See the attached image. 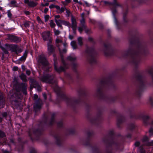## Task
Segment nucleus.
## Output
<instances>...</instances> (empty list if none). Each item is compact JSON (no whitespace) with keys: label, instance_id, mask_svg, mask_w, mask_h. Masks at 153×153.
<instances>
[{"label":"nucleus","instance_id":"nucleus-52","mask_svg":"<svg viewBox=\"0 0 153 153\" xmlns=\"http://www.w3.org/2000/svg\"><path fill=\"white\" fill-rule=\"evenodd\" d=\"M3 153H9V152L7 151H4L3 152Z\"/></svg>","mask_w":153,"mask_h":153},{"label":"nucleus","instance_id":"nucleus-51","mask_svg":"<svg viewBox=\"0 0 153 153\" xmlns=\"http://www.w3.org/2000/svg\"><path fill=\"white\" fill-rule=\"evenodd\" d=\"M62 63H63L64 66H65V64L64 62V61L62 59Z\"/></svg>","mask_w":153,"mask_h":153},{"label":"nucleus","instance_id":"nucleus-43","mask_svg":"<svg viewBox=\"0 0 153 153\" xmlns=\"http://www.w3.org/2000/svg\"><path fill=\"white\" fill-rule=\"evenodd\" d=\"M84 2L85 4V5L87 6H90V4L88 3V2L86 1H84Z\"/></svg>","mask_w":153,"mask_h":153},{"label":"nucleus","instance_id":"nucleus-49","mask_svg":"<svg viewBox=\"0 0 153 153\" xmlns=\"http://www.w3.org/2000/svg\"><path fill=\"white\" fill-rule=\"evenodd\" d=\"M84 16V13H82V14H81V16L82 18H83Z\"/></svg>","mask_w":153,"mask_h":153},{"label":"nucleus","instance_id":"nucleus-16","mask_svg":"<svg viewBox=\"0 0 153 153\" xmlns=\"http://www.w3.org/2000/svg\"><path fill=\"white\" fill-rule=\"evenodd\" d=\"M71 0H65V1H62L61 3L64 6L67 5L68 4L70 3Z\"/></svg>","mask_w":153,"mask_h":153},{"label":"nucleus","instance_id":"nucleus-4","mask_svg":"<svg viewBox=\"0 0 153 153\" xmlns=\"http://www.w3.org/2000/svg\"><path fill=\"white\" fill-rule=\"evenodd\" d=\"M24 3L27 4L28 6L32 7H36L38 4V3L33 1H29V0H24Z\"/></svg>","mask_w":153,"mask_h":153},{"label":"nucleus","instance_id":"nucleus-9","mask_svg":"<svg viewBox=\"0 0 153 153\" xmlns=\"http://www.w3.org/2000/svg\"><path fill=\"white\" fill-rule=\"evenodd\" d=\"M76 59V57L74 55H71L68 56L67 60L71 61H74Z\"/></svg>","mask_w":153,"mask_h":153},{"label":"nucleus","instance_id":"nucleus-1","mask_svg":"<svg viewBox=\"0 0 153 153\" xmlns=\"http://www.w3.org/2000/svg\"><path fill=\"white\" fill-rule=\"evenodd\" d=\"M42 35L43 40L47 41V43H51L52 42V39L50 36V32L49 31L43 32L42 33Z\"/></svg>","mask_w":153,"mask_h":153},{"label":"nucleus","instance_id":"nucleus-36","mask_svg":"<svg viewBox=\"0 0 153 153\" xmlns=\"http://www.w3.org/2000/svg\"><path fill=\"white\" fill-rule=\"evenodd\" d=\"M81 23L83 25L85 23V20L83 19V18H82V19L80 21Z\"/></svg>","mask_w":153,"mask_h":153},{"label":"nucleus","instance_id":"nucleus-26","mask_svg":"<svg viewBox=\"0 0 153 153\" xmlns=\"http://www.w3.org/2000/svg\"><path fill=\"white\" fill-rule=\"evenodd\" d=\"M36 19L37 21L39 23L41 24L42 23V21L39 16H37Z\"/></svg>","mask_w":153,"mask_h":153},{"label":"nucleus","instance_id":"nucleus-47","mask_svg":"<svg viewBox=\"0 0 153 153\" xmlns=\"http://www.w3.org/2000/svg\"><path fill=\"white\" fill-rule=\"evenodd\" d=\"M43 96L44 99H46V95L45 94H43Z\"/></svg>","mask_w":153,"mask_h":153},{"label":"nucleus","instance_id":"nucleus-28","mask_svg":"<svg viewBox=\"0 0 153 153\" xmlns=\"http://www.w3.org/2000/svg\"><path fill=\"white\" fill-rule=\"evenodd\" d=\"M66 10V12L67 13V15L68 16H69L71 14V12L69 10L65 9Z\"/></svg>","mask_w":153,"mask_h":153},{"label":"nucleus","instance_id":"nucleus-24","mask_svg":"<svg viewBox=\"0 0 153 153\" xmlns=\"http://www.w3.org/2000/svg\"><path fill=\"white\" fill-rule=\"evenodd\" d=\"M85 26H83L82 27H79L78 28V30L79 32L81 33L83 30V28H85Z\"/></svg>","mask_w":153,"mask_h":153},{"label":"nucleus","instance_id":"nucleus-48","mask_svg":"<svg viewBox=\"0 0 153 153\" xmlns=\"http://www.w3.org/2000/svg\"><path fill=\"white\" fill-rule=\"evenodd\" d=\"M69 39H72L73 38V36H72L71 35L69 36Z\"/></svg>","mask_w":153,"mask_h":153},{"label":"nucleus","instance_id":"nucleus-5","mask_svg":"<svg viewBox=\"0 0 153 153\" xmlns=\"http://www.w3.org/2000/svg\"><path fill=\"white\" fill-rule=\"evenodd\" d=\"M53 76L49 74H48L46 76H44L41 79V80L43 82H46L51 83V81L53 79Z\"/></svg>","mask_w":153,"mask_h":153},{"label":"nucleus","instance_id":"nucleus-39","mask_svg":"<svg viewBox=\"0 0 153 153\" xmlns=\"http://www.w3.org/2000/svg\"><path fill=\"white\" fill-rule=\"evenodd\" d=\"M13 69L14 71H16L18 69V67H14L13 68Z\"/></svg>","mask_w":153,"mask_h":153},{"label":"nucleus","instance_id":"nucleus-3","mask_svg":"<svg viewBox=\"0 0 153 153\" xmlns=\"http://www.w3.org/2000/svg\"><path fill=\"white\" fill-rule=\"evenodd\" d=\"M71 27L74 33H75L77 29V23L76 19L72 16H71Z\"/></svg>","mask_w":153,"mask_h":153},{"label":"nucleus","instance_id":"nucleus-18","mask_svg":"<svg viewBox=\"0 0 153 153\" xmlns=\"http://www.w3.org/2000/svg\"><path fill=\"white\" fill-rule=\"evenodd\" d=\"M31 24L32 25H33V24L31 23L30 22H27L24 23V25L26 28H27L29 27L30 26V25Z\"/></svg>","mask_w":153,"mask_h":153},{"label":"nucleus","instance_id":"nucleus-25","mask_svg":"<svg viewBox=\"0 0 153 153\" xmlns=\"http://www.w3.org/2000/svg\"><path fill=\"white\" fill-rule=\"evenodd\" d=\"M41 108V105H39L37 104H36L34 106V109L36 110L37 109H39Z\"/></svg>","mask_w":153,"mask_h":153},{"label":"nucleus","instance_id":"nucleus-29","mask_svg":"<svg viewBox=\"0 0 153 153\" xmlns=\"http://www.w3.org/2000/svg\"><path fill=\"white\" fill-rule=\"evenodd\" d=\"M16 2L15 1H13L11 2V4L13 5L14 7L16 6Z\"/></svg>","mask_w":153,"mask_h":153},{"label":"nucleus","instance_id":"nucleus-31","mask_svg":"<svg viewBox=\"0 0 153 153\" xmlns=\"http://www.w3.org/2000/svg\"><path fill=\"white\" fill-rule=\"evenodd\" d=\"M5 136L3 132L0 131V137H3Z\"/></svg>","mask_w":153,"mask_h":153},{"label":"nucleus","instance_id":"nucleus-14","mask_svg":"<svg viewBox=\"0 0 153 153\" xmlns=\"http://www.w3.org/2000/svg\"><path fill=\"white\" fill-rule=\"evenodd\" d=\"M55 21L57 25L58 26H60L61 24H62V22L63 21V20L59 19L57 20L56 19Z\"/></svg>","mask_w":153,"mask_h":153},{"label":"nucleus","instance_id":"nucleus-40","mask_svg":"<svg viewBox=\"0 0 153 153\" xmlns=\"http://www.w3.org/2000/svg\"><path fill=\"white\" fill-rule=\"evenodd\" d=\"M7 15H8V16L9 17H11V16H12V15H11V13L10 12H8V14H7Z\"/></svg>","mask_w":153,"mask_h":153},{"label":"nucleus","instance_id":"nucleus-6","mask_svg":"<svg viewBox=\"0 0 153 153\" xmlns=\"http://www.w3.org/2000/svg\"><path fill=\"white\" fill-rule=\"evenodd\" d=\"M51 43H47L48 53L49 55H51L53 52L54 49L53 46L50 44Z\"/></svg>","mask_w":153,"mask_h":153},{"label":"nucleus","instance_id":"nucleus-19","mask_svg":"<svg viewBox=\"0 0 153 153\" xmlns=\"http://www.w3.org/2000/svg\"><path fill=\"white\" fill-rule=\"evenodd\" d=\"M50 25L51 27H52L54 28L55 26V24L54 23L53 21L52 20L50 21Z\"/></svg>","mask_w":153,"mask_h":153},{"label":"nucleus","instance_id":"nucleus-13","mask_svg":"<svg viewBox=\"0 0 153 153\" xmlns=\"http://www.w3.org/2000/svg\"><path fill=\"white\" fill-rule=\"evenodd\" d=\"M71 45L74 49L77 48V45L75 41H72L71 42Z\"/></svg>","mask_w":153,"mask_h":153},{"label":"nucleus","instance_id":"nucleus-35","mask_svg":"<svg viewBox=\"0 0 153 153\" xmlns=\"http://www.w3.org/2000/svg\"><path fill=\"white\" fill-rule=\"evenodd\" d=\"M140 142H136L135 143V145L136 146H138L140 145Z\"/></svg>","mask_w":153,"mask_h":153},{"label":"nucleus","instance_id":"nucleus-10","mask_svg":"<svg viewBox=\"0 0 153 153\" xmlns=\"http://www.w3.org/2000/svg\"><path fill=\"white\" fill-rule=\"evenodd\" d=\"M67 68L66 67H60L59 68H57L56 66V65H54V68L58 72H59L62 71H63L65 70V68Z\"/></svg>","mask_w":153,"mask_h":153},{"label":"nucleus","instance_id":"nucleus-60","mask_svg":"<svg viewBox=\"0 0 153 153\" xmlns=\"http://www.w3.org/2000/svg\"><path fill=\"white\" fill-rule=\"evenodd\" d=\"M24 93L25 94H26V91H25L24 92Z\"/></svg>","mask_w":153,"mask_h":153},{"label":"nucleus","instance_id":"nucleus-22","mask_svg":"<svg viewBox=\"0 0 153 153\" xmlns=\"http://www.w3.org/2000/svg\"><path fill=\"white\" fill-rule=\"evenodd\" d=\"M54 32L55 34V35L56 36L58 35L60 33V32L58 30H56V29H54Z\"/></svg>","mask_w":153,"mask_h":153},{"label":"nucleus","instance_id":"nucleus-46","mask_svg":"<svg viewBox=\"0 0 153 153\" xmlns=\"http://www.w3.org/2000/svg\"><path fill=\"white\" fill-rule=\"evenodd\" d=\"M25 14L26 15H28L29 14V12L28 11H25Z\"/></svg>","mask_w":153,"mask_h":153},{"label":"nucleus","instance_id":"nucleus-11","mask_svg":"<svg viewBox=\"0 0 153 153\" xmlns=\"http://www.w3.org/2000/svg\"><path fill=\"white\" fill-rule=\"evenodd\" d=\"M27 52V51H25L23 55L19 59V60L21 61L24 60L26 57Z\"/></svg>","mask_w":153,"mask_h":153},{"label":"nucleus","instance_id":"nucleus-32","mask_svg":"<svg viewBox=\"0 0 153 153\" xmlns=\"http://www.w3.org/2000/svg\"><path fill=\"white\" fill-rule=\"evenodd\" d=\"M56 5H55L53 4H52L49 6V7L50 9L53 8L54 7L56 8Z\"/></svg>","mask_w":153,"mask_h":153},{"label":"nucleus","instance_id":"nucleus-42","mask_svg":"<svg viewBox=\"0 0 153 153\" xmlns=\"http://www.w3.org/2000/svg\"><path fill=\"white\" fill-rule=\"evenodd\" d=\"M38 96L37 94H34V99H35V100L37 99V98H38Z\"/></svg>","mask_w":153,"mask_h":153},{"label":"nucleus","instance_id":"nucleus-34","mask_svg":"<svg viewBox=\"0 0 153 153\" xmlns=\"http://www.w3.org/2000/svg\"><path fill=\"white\" fill-rule=\"evenodd\" d=\"M59 51L60 53H65L67 50L66 49H64L62 51H61L60 49L59 50Z\"/></svg>","mask_w":153,"mask_h":153},{"label":"nucleus","instance_id":"nucleus-53","mask_svg":"<svg viewBox=\"0 0 153 153\" xmlns=\"http://www.w3.org/2000/svg\"><path fill=\"white\" fill-rule=\"evenodd\" d=\"M56 1L55 0H51L50 1H49V2H53V1Z\"/></svg>","mask_w":153,"mask_h":153},{"label":"nucleus","instance_id":"nucleus-21","mask_svg":"<svg viewBox=\"0 0 153 153\" xmlns=\"http://www.w3.org/2000/svg\"><path fill=\"white\" fill-rule=\"evenodd\" d=\"M79 44L80 45H81L82 44V38L81 37H79L78 39Z\"/></svg>","mask_w":153,"mask_h":153},{"label":"nucleus","instance_id":"nucleus-45","mask_svg":"<svg viewBox=\"0 0 153 153\" xmlns=\"http://www.w3.org/2000/svg\"><path fill=\"white\" fill-rule=\"evenodd\" d=\"M74 2H76V3H79L80 4H82L80 2H78V0H73Z\"/></svg>","mask_w":153,"mask_h":153},{"label":"nucleus","instance_id":"nucleus-27","mask_svg":"<svg viewBox=\"0 0 153 153\" xmlns=\"http://www.w3.org/2000/svg\"><path fill=\"white\" fill-rule=\"evenodd\" d=\"M149 134L150 136H152L153 134V129L151 128L149 130Z\"/></svg>","mask_w":153,"mask_h":153},{"label":"nucleus","instance_id":"nucleus-7","mask_svg":"<svg viewBox=\"0 0 153 153\" xmlns=\"http://www.w3.org/2000/svg\"><path fill=\"white\" fill-rule=\"evenodd\" d=\"M8 38L11 41L14 42H19L20 41L19 38L13 35H10L8 36Z\"/></svg>","mask_w":153,"mask_h":153},{"label":"nucleus","instance_id":"nucleus-55","mask_svg":"<svg viewBox=\"0 0 153 153\" xmlns=\"http://www.w3.org/2000/svg\"><path fill=\"white\" fill-rule=\"evenodd\" d=\"M63 45H64V46L65 47L66 46L67 44L66 43H64L63 44Z\"/></svg>","mask_w":153,"mask_h":153},{"label":"nucleus","instance_id":"nucleus-15","mask_svg":"<svg viewBox=\"0 0 153 153\" xmlns=\"http://www.w3.org/2000/svg\"><path fill=\"white\" fill-rule=\"evenodd\" d=\"M56 44L62 43V38H59V37H57L56 40Z\"/></svg>","mask_w":153,"mask_h":153},{"label":"nucleus","instance_id":"nucleus-61","mask_svg":"<svg viewBox=\"0 0 153 153\" xmlns=\"http://www.w3.org/2000/svg\"><path fill=\"white\" fill-rule=\"evenodd\" d=\"M1 18V16H0V19Z\"/></svg>","mask_w":153,"mask_h":153},{"label":"nucleus","instance_id":"nucleus-50","mask_svg":"<svg viewBox=\"0 0 153 153\" xmlns=\"http://www.w3.org/2000/svg\"><path fill=\"white\" fill-rule=\"evenodd\" d=\"M140 153H145V152L144 150H142L140 152Z\"/></svg>","mask_w":153,"mask_h":153},{"label":"nucleus","instance_id":"nucleus-17","mask_svg":"<svg viewBox=\"0 0 153 153\" xmlns=\"http://www.w3.org/2000/svg\"><path fill=\"white\" fill-rule=\"evenodd\" d=\"M20 77L21 79L24 81H26L27 80L26 75L24 74H22Z\"/></svg>","mask_w":153,"mask_h":153},{"label":"nucleus","instance_id":"nucleus-23","mask_svg":"<svg viewBox=\"0 0 153 153\" xmlns=\"http://www.w3.org/2000/svg\"><path fill=\"white\" fill-rule=\"evenodd\" d=\"M149 118V117L148 115H145L143 117V120L145 122L146 120L148 119Z\"/></svg>","mask_w":153,"mask_h":153},{"label":"nucleus","instance_id":"nucleus-33","mask_svg":"<svg viewBox=\"0 0 153 153\" xmlns=\"http://www.w3.org/2000/svg\"><path fill=\"white\" fill-rule=\"evenodd\" d=\"M85 32L87 33H91L90 30V29H86L85 30Z\"/></svg>","mask_w":153,"mask_h":153},{"label":"nucleus","instance_id":"nucleus-41","mask_svg":"<svg viewBox=\"0 0 153 153\" xmlns=\"http://www.w3.org/2000/svg\"><path fill=\"white\" fill-rule=\"evenodd\" d=\"M26 74L28 75H30V71H26Z\"/></svg>","mask_w":153,"mask_h":153},{"label":"nucleus","instance_id":"nucleus-44","mask_svg":"<svg viewBox=\"0 0 153 153\" xmlns=\"http://www.w3.org/2000/svg\"><path fill=\"white\" fill-rule=\"evenodd\" d=\"M2 115L4 117H5L7 115V114L6 112H4L3 114Z\"/></svg>","mask_w":153,"mask_h":153},{"label":"nucleus","instance_id":"nucleus-12","mask_svg":"<svg viewBox=\"0 0 153 153\" xmlns=\"http://www.w3.org/2000/svg\"><path fill=\"white\" fill-rule=\"evenodd\" d=\"M62 24L68 27L69 28H70L71 27V24L68 22V21L63 20Z\"/></svg>","mask_w":153,"mask_h":153},{"label":"nucleus","instance_id":"nucleus-38","mask_svg":"<svg viewBox=\"0 0 153 153\" xmlns=\"http://www.w3.org/2000/svg\"><path fill=\"white\" fill-rule=\"evenodd\" d=\"M60 17V16L59 15H56L55 16V20L56 19H59Z\"/></svg>","mask_w":153,"mask_h":153},{"label":"nucleus","instance_id":"nucleus-30","mask_svg":"<svg viewBox=\"0 0 153 153\" xmlns=\"http://www.w3.org/2000/svg\"><path fill=\"white\" fill-rule=\"evenodd\" d=\"M49 18V16L48 15H46L45 16V21H47Z\"/></svg>","mask_w":153,"mask_h":153},{"label":"nucleus","instance_id":"nucleus-56","mask_svg":"<svg viewBox=\"0 0 153 153\" xmlns=\"http://www.w3.org/2000/svg\"><path fill=\"white\" fill-rule=\"evenodd\" d=\"M2 121V119L0 117V123Z\"/></svg>","mask_w":153,"mask_h":153},{"label":"nucleus","instance_id":"nucleus-54","mask_svg":"<svg viewBox=\"0 0 153 153\" xmlns=\"http://www.w3.org/2000/svg\"><path fill=\"white\" fill-rule=\"evenodd\" d=\"M114 20L115 22L116 23L117 20H116V18L115 17H114Z\"/></svg>","mask_w":153,"mask_h":153},{"label":"nucleus","instance_id":"nucleus-37","mask_svg":"<svg viewBox=\"0 0 153 153\" xmlns=\"http://www.w3.org/2000/svg\"><path fill=\"white\" fill-rule=\"evenodd\" d=\"M48 10V8H45L44 10V11L45 13H46Z\"/></svg>","mask_w":153,"mask_h":153},{"label":"nucleus","instance_id":"nucleus-57","mask_svg":"<svg viewBox=\"0 0 153 153\" xmlns=\"http://www.w3.org/2000/svg\"><path fill=\"white\" fill-rule=\"evenodd\" d=\"M2 9V8L0 6V10H1Z\"/></svg>","mask_w":153,"mask_h":153},{"label":"nucleus","instance_id":"nucleus-8","mask_svg":"<svg viewBox=\"0 0 153 153\" xmlns=\"http://www.w3.org/2000/svg\"><path fill=\"white\" fill-rule=\"evenodd\" d=\"M56 8L57 10V12L59 13H62L64 12L66 9V8L65 7H60L58 5L56 6Z\"/></svg>","mask_w":153,"mask_h":153},{"label":"nucleus","instance_id":"nucleus-59","mask_svg":"<svg viewBox=\"0 0 153 153\" xmlns=\"http://www.w3.org/2000/svg\"><path fill=\"white\" fill-rule=\"evenodd\" d=\"M45 5L46 6H48V4H46Z\"/></svg>","mask_w":153,"mask_h":153},{"label":"nucleus","instance_id":"nucleus-58","mask_svg":"<svg viewBox=\"0 0 153 153\" xmlns=\"http://www.w3.org/2000/svg\"><path fill=\"white\" fill-rule=\"evenodd\" d=\"M146 145H148V146H150V145H151V144H147Z\"/></svg>","mask_w":153,"mask_h":153},{"label":"nucleus","instance_id":"nucleus-2","mask_svg":"<svg viewBox=\"0 0 153 153\" xmlns=\"http://www.w3.org/2000/svg\"><path fill=\"white\" fill-rule=\"evenodd\" d=\"M37 59L39 62L42 63L44 65H47L48 64L45 56L43 54L38 56Z\"/></svg>","mask_w":153,"mask_h":153},{"label":"nucleus","instance_id":"nucleus-20","mask_svg":"<svg viewBox=\"0 0 153 153\" xmlns=\"http://www.w3.org/2000/svg\"><path fill=\"white\" fill-rule=\"evenodd\" d=\"M148 137L146 136H144L143 139H142V141L143 142H147L148 141Z\"/></svg>","mask_w":153,"mask_h":153}]
</instances>
